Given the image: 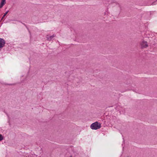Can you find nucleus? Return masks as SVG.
<instances>
[{"label":"nucleus","mask_w":157,"mask_h":157,"mask_svg":"<svg viewBox=\"0 0 157 157\" xmlns=\"http://www.w3.org/2000/svg\"><path fill=\"white\" fill-rule=\"evenodd\" d=\"M101 127V124L98 122L92 123L90 125V128L94 130L99 129Z\"/></svg>","instance_id":"nucleus-1"},{"label":"nucleus","mask_w":157,"mask_h":157,"mask_svg":"<svg viewBox=\"0 0 157 157\" xmlns=\"http://www.w3.org/2000/svg\"><path fill=\"white\" fill-rule=\"evenodd\" d=\"M140 46L141 48H145L148 47L147 42L144 40H142L140 43Z\"/></svg>","instance_id":"nucleus-2"},{"label":"nucleus","mask_w":157,"mask_h":157,"mask_svg":"<svg viewBox=\"0 0 157 157\" xmlns=\"http://www.w3.org/2000/svg\"><path fill=\"white\" fill-rule=\"evenodd\" d=\"M5 44V40L3 39L0 38V48L3 47Z\"/></svg>","instance_id":"nucleus-3"},{"label":"nucleus","mask_w":157,"mask_h":157,"mask_svg":"<svg viewBox=\"0 0 157 157\" xmlns=\"http://www.w3.org/2000/svg\"><path fill=\"white\" fill-rule=\"evenodd\" d=\"M6 3V0H2L0 4V8H2Z\"/></svg>","instance_id":"nucleus-4"},{"label":"nucleus","mask_w":157,"mask_h":157,"mask_svg":"<svg viewBox=\"0 0 157 157\" xmlns=\"http://www.w3.org/2000/svg\"><path fill=\"white\" fill-rule=\"evenodd\" d=\"M55 36L54 35H53L51 36H48L47 35V38L48 40L50 41Z\"/></svg>","instance_id":"nucleus-5"},{"label":"nucleus","mask_w":157,"mask_h":157,"mask_svg":"<svg viewBox=\"0 0 157 157\" xmlns=\"http://www.w3.org/2000/svg\"><path fill=\"white\" fill-rule=\"evenodd\" d=\"M9 12V11H7V12H6L4 14L3 16L2 17L1 20H2L4 17L6 15V14L8 13Z\"/></svg>","instance_id":"nucleus-6"},{"label":"nucleus","mask_w":157,"mask_h":157,"mask_svg":"<svg viewBox=\"0 0 157 157\" xmlns=\"http://www.w3.org/2000/svg\"><path fill=\"white\" fill-rule=\"evenodd\" d=\"M3 139V137L2 135L0 134V141Z\"/></svg>","instance_id":"nucleus-7"},{"label":"nucleus","mask_w":157,"mask_h":157,"mask_svg":"<svg viewBox=\"0 0 157 157\" xmlns=\"http://www.w3.org/2000/svg\"><path fill=\"white\" fill-rule=\"evenodd\" d=\"M30 157H37V156L35 155H32Z\"/></svg>","instance_id":"nucleus-8"},{"label":"nucleus","mask_w":157,"mask_h":157,"mask_svg":"<svg viewBox=\"0 0 157 157\" xmlns=\"http://www.w3.org/2000/svg\"><path fill=\"white\" fill-rule=\"evenodd\" d=\"M72 157V156L71 155V156H70V157Z\"/></svg>","instance_id":"nucleus-9"}]
</instances>
